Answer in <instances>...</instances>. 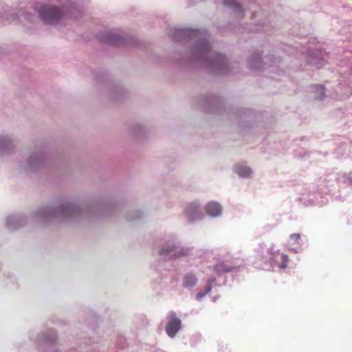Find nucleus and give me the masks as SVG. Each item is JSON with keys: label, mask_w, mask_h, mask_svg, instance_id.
Instances as JSON below:
<instances>
[{"label": "nucleus", "mask_w": 352, "mask_h": 352, "mask_svg": "<svg viewBox=\"0 0 352 352\" xmlns=\"http://www.w3.org/2000/svg\"><path fill=\"white\" fill-rule=\"evenodd\" d=\"M38 3L36 4V8L38 9L41 19L45 23L54 24L65 17L64 12L58 7L44 5L38 8Z\"/></svg>", "instance_id": "1"}, {"label": "nucleus", "mask_w": 352, "mask_h": 352, "mask_svg": "<svg viewBox=\"0 0 352 352\" xmlns=\"http://www.w3.org/2000/svg\"><path fill=\"white\" fill-rule=\"evenodd\" d=\"M168 322L166 327V332L170 338H174L181 328V320L176 318L174 312H170L168 315Z\"/></svg>", "instance_id": "2"}, {"label": "nucleus", "mask_w": 352, "mask_h": 352, "mask_svg": "<svg viewBox=\"0 0 352 352\" xmlns=\"http://www.w3.org/2000/svg\"><path fill=\"white\" fill-rule=\"evenodd\" d=\"M206 211L210 216L217 217L221 213L222 209L218 203L211 201L206 205Z\"/></svg>", "instance_id": "3"}, {"label": "nucleus", "mask_w": 352, "mask_h": 352, "mask_svg": "<svg viewBox=\"0 0 352 352\" xmlns=\"http://www.w3.org/2000/svg\"><path fill=\"white\" fill-rule=\"evenodd\" d=\"M235 171L241 177H248L252 174V170L247 166L236 165L234 166Z\"/></svg>", "instance_id": "4"}, {"label": "nucleus", "mask_w": 352, "mask_h": 352, "mask_svg": "<svg viewBox=\"0 0 352 352\" xmlns=\"http://www.w3.org/2000/svg\"><path fill=\"white\" fill-rule=\"evenodd\" d=\"M186 212L190 219H195L198 217L199 206L196 204H190L187 208Z\"/></svg>", "instance_id": "5"}, {"label": "nucleus", "mask_w": 352, "mask_h": 352, "mask_svg": "<svg viewBox=\"0 0 352 352\" xmlns=\"http://www.w3.org/2000/svg\"><path fill=\"white\" fill-rule=\"evenodd\" d=\"M197 279L193 274H186L183 278V285L186 287H191L196 285Z\"/></svg>", "instance_id": "6"}, {"label": "nucleus", "mask_w": 352, "mask_h": 352, "mask_svg": "<svg viewBox=\"0 0 352 352\" xmlns=\"http://www.w3.org/2000/svg\"><path fill=\"white\" fill-rule=\"evenodd\" d=\"M225 6L232 7L234 10H236L239 14H243V11L241 6L236 1L234 0H226L223 2Z\"/></svg>", "instance_id": "7"}, {"label": "nucleus", "mask_w": 352, "mask_h": 352, "mask_svg": "<svg viewBox=\"0 0 352 352\" xmlns=\"http://www.w3.org/2000/svg\"><path fill=\"white\" fill-rule=\"evenodd\" d=\"M231 267L223 263H219L214 267V270L218 273H226L231 271Z\"/></svg>", "instance_id": "8"}, {"label": "nucleus", "mask_w": 352, "mask_h": 352, "mask_svg": "<svg viewBox=\"0 0 352 352\" xmlns=\"http://www.w3.org/2000/svg\"><path fill=\"white\" fill-rule=\"evenodd\" d=\"M196 47L202 52H206L209 50V46L206 41L201 40L196 43Z\"/></svg>", "instance_id": "9"}, {"label": "nucleus", "mask_w": 352, "mask_h": 352, "mask_svg": "<svg viewBox=\"0 0 352 352\" xmlns=\"http://www.w3.org/2000/svg\"><path fill=\"white\" fill-rule=\"evenodd\" d=\"M316 92L318 93L316 98L318 100H322L324 97L325 87L322 85H316L315 86Z\"/></svg>", "instance_id": "10"}, {"label": "nucleus", "mask_w": 352, "mask_h": 352, "mask_svg": "<svg viewBox=\"0 0 352 352\" xmlns=\"http://www.w3.org/2000/svg\"><path fill=\"white\" fill-rule=\"evenodd\" d=\"M289 261L288 256L285 254H281V262L278 264V267L285 269L287 267V263Z\"/></svg>", "instance_id": "11"}, {"label": "nucleus", "mask_w": 352, "mask_h": 352, "mask_svg": "<svg viewBox=\"0 0 352 352\" xmlns=\"http://www.w3.org/2000/svg\"><path fill=\"white\" fill-rule=\"evenodd\" d=\"M175 246H171V245H168L167 248H163L160 252V255H164V254H170L173 252H175Z\"/></svg>", "instance_id": "12"}, {"label": "nucleus", "mask_w": 352, "mask_h": 352, "mask_svg": "<svg viewBox=\"0 0 352 352\" xmlns=\"http://www.w3.org/2000/svg\"><path fill=\"white\" fill-rule=\"evenodd\" d=\"M290 239L293 241L295 243H298L300 240V234H292L290 235Z\"/></svg>", "instance_id": "13"}, {"label": "nucleus", "mask_w": 352, "mask_h": 352, "mask_svg": "<svg viewBox=\"0 0 352 352\" xmlns=\"http://www.w3.org/2000/svg\"><path fill=\"white\" fill-rule=\"evenodd\" d=\"M211 290V286L210 284L207 285L206 287V292L204 294H201V293H199L197 294V298L198 299H200L203 296H204L206 294H208V292H210Z\"/></svg>", "instance_id": "14"}, {"label": "nucleus", "mask_w": 352, "mask_h": 352, "mask_svg": "<svg viewBox=\"0 0 352 352\" xmlns=\"http://www.w3.org/2000/svg\"><path fill=\"white\" fill-rule=\"evenodd\" d=\"M187 254V250H182L179 252H175L174 254L175 257H179L182 256H185Z\"/></svg>", "instance_id": "15"}, {"label": "nucleus", "mask_w": 352, "mask_h": 352, "mask_svg": "<svg viewBox=\"0 0 352 352\" xmlns=\"http://www.w3.org/2000/svg\"><path fill=\"white\" fill-rule=\"evenodd\" d=\"M116 37V36L115 35H111V36L107 38V41L114 43Z\"/></svg>", "instance_id": "16"}, {"label": "nucleus", "mask_w": 352, "mask_h": 352, "mask_svg": "<svg viewBox=\"0 0 352 352\" xmlns=\"http://www.w3.org/2000/svg\"><path fill=\"white\" fill-rule=\"evenodd\" d=\"M8 144V142L6 140H5L4 138H3L1 140H0V147L1 146H6Z\"/></svg>", "instance_id": "17"}, {"label": "nucleus", "mask_w": 352, "mask_h": 352, "mask_svg": "<svg viewBox=\"0 0 352 352\" xmlns=\"http://www.w3.org/2000/svg\"><path fill=\"white\" fill-rule=\"evenodd\" d=\"M216 59V61H221V60L224 59V57L220 54H217Z\"/></svg>", "instance_id": "18"}, {"label": "nucleus", "mask_w": 352, "mask_h": 352, "mask_svg": "<svg viewBox=\"0 0 352 352\" xmlns=\"http://www.w3.org/2000/svg\"><path fill=\"white\" fill-rule=\"evenodd\" d=\"M251 67L253 68V69H261L258 66H254V65H251Z\"/></svg>", "instance_id": "19"}]
</instances>
